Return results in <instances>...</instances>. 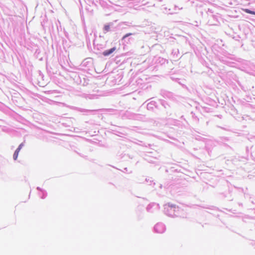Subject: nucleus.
<instances>
[{"mask_svg":"<svg viewBox=\"0 0 255 255\" xmlns=\"http://www.w3.org/2000/svg\"><path fill=\"white\" fill-rule=\"evenodd\" d=\"M244 11H245L246 12L248 13H249V14H253V13H254V11H252L249 9H244Z\"/></svg>","mask_w":255,"mask_h":255,"instance_id":"7ed1b4c3","label":"nucleus"},{"mask_svg":"<svg viewBox=\"0 0 255 255\" xmlns=\"http://www.w3.org/2000/svg\"><path fill=\"white\" fill-rule=\"evenodd\" d=\"M132 35V33H127V34H126L125 35H124V36H123V38H122V39H125L126 37H128V36H130V35Z\"/></svg>","mask_w":255,"mask_h":255,"instance_id":"20e7f679","label":"nucleus"},{"mask_svg":"<svg viewBox=\"0 0 255 255\" xmlns=\"http://www.w3.org/2000/svg\"><path fill=\"white\" fill-rule=\"evenodd\" d=\"M104 29H105V30H106L107 31H109V29H110V26L108 25H105L104 26Z\"/></svg>","mask_w":255,"mask_h":255,"instance_id":"39448f33","label":"nucleus"},{"mask_svg":"<svg viewBox=\"0 0 255 255\" xmlns=\"http://www.w3.org/2000/svg\"><path fill=\"white\" fill-rule=\"evenodd\" d=\"M19 152V149H16L13 154V159L16 160Z\"/></svg>","mask_w":255,"mask_h":255,"instance_id":"f03ea898","label":"nucleus"},{"mask_svg":"<svg viewBox=\"0 0 255 255\" xmlns=\"http://www.w3.org/2000/svg\"><path fill=\"white\" fill-rule=\"evenodd\" d=\"M253 14H254V15H255V11H254V13H253Z\"/></svg>","mask_w":255,"mask_h":255,"instance_id":"0eeeda50","label":"nucleus"},{"mask_svg":"<svg viewBox=\"0 0 255 255\" xmlns=\"http://www.w3.org/2000/svg\"><path fill=\"white\" fill-rule=\"evenodd\" d=\"M116 50V48L115 47H113L109 50H106L104 52H103V55L105 56H108L110 54H111V53H112L113 52H114Z\"/></svg>","mask_w":255,"mask_h":255,"instance_id":"f257e3e1","label":"nucleus"},{"mask_svg":"<svg viewBox=\"0 0 255 255\" xmlns=\"http://www.w3.org/2000/svg\"><path fill=\"white\" fill-rule=\"evenodd\" d=\"M22 144H20L17 149H19V150H20L21 149V147H22Z\"/></svg>","mask_w":255,"mask_h":255,"instance_id":"423d86ee","label":"nucleus"}]
</instances>
